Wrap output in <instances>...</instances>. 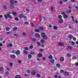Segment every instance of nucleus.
Returning a JSON list of instances; mask_svg holds the SVG:
<instances>
[{"instance_id":"nucleus-1","label":"nucleus","mask_w":78,"mask_h":78,"mask_svg":"<svg viewBox=\"0 0 78 78\" xmlns=\"http://www.w3.org/2000/svg\"><path fill=\"white\" fill-rule=\"evenodd\" d=\"M45 34L44 33H42L41 34V36L43 39L47 40L48 39L47 36H46Z\"/></svg>"},{"instance_id":"nucleus-2","label":"nucleus","mask_w":78,"mask_h":78,"mask_svg":"<svg viewBox=\"0 0 78 78\" xmlns=\"http://www.w3.org/2000/svg\"><path fill=\"white\" fill-rule=\"evenodd\" d=\"M4 16L5 17V19H8V17L9 19H12V17L11 16L10 14L9 13H7L6 14H5L4 15Z\"/></svg>"},{"instance_id":"nucleus-3","label":"nucleus","mask_w":78,"mask_h":78,"mask_svg":"<svg viewBox=\"0 0 78 78\" xmlns=\"http://www.w3.org/2000/svg\"><path fill=\"white\" fill-rule=\"evenodd\" d=\"M63 75H64V76H69V73L67 71H65L64 72V73H63Z\"/></svg>"},{"instance_id":"nucleus-4","label":"nucleus","mask_w":78,"mask_h":78,"mask_svg":"<svg viewBox=\"0 0 78 78\" xmlns=\"http://www.w3.org/2000/svg\"><path fill=\"white\" fill-rule=\"evenodd\" d=\"M35 36L37 38H40L41 35L37 33L35 34Z\"/></svg>"},{"instance_id":"nucleus-5","label":"nucleus","mask_w":78,"mask_h":78,"mask_svg":"<svg viewBox=\"0 0 78 78\" xmlns=\"http://www.w3.org/2000/svg\"><path fill=\"white\" fill-rule=\"evenodd\" d=\"M16 55H19L20 54V51L19 50H18L16 51V53H15Z\"/></svg>"},{"instance_id":"nucleus-6","label":"nucleus","mask_w":78,"mask_h":78,"mask_svg":"<svg viewBox=\"0 0 78 78\" xmlns=\"http://www.w3.org/2000/svg\"><path fill=\"white\" fill-rule=\"evenodd\" d=\"M58 22L59 23H62L64 22V20L62 19H60L58 20Z\"/></svg>"},{"instance_id":"nucleus-7","label":"nucleus","mask_w":78,"mask_h":78,"mask_svg":"<svg viewBox=\"0 0 78 78\" xmlns=\"http://www.w3.org/2000/svg\"><path fill=\"white\" fill-rule=\"evenodd\" d=\"M60 61L61 62H63L64 61V58L63 57H61L60 58Z\"/></svg>"},{"instance_id":"nucleus-8","label":"nucleus","mask_w":78,"mask_h":78,"mask_svg":"<svg viewBox=\"0 0 78 78\" xmlns=\"http://www.w3.org/2000/svg\"><path fill=\"white\" fill-rule=\"evenodd\" d=\"M58 45L61 46V47H64V44L61 42H59L58 43Z\"/></svg>"},{"instance_id":"nucleus-9","label":"nucleus","mask_w":78,"mask_h":78,"mask_svg":"<svg viewBox=\"0 0 78 78\" xmlns=\"http://www.w3.org/2000/svg\"><path fill=\"white\" fill-rule=\"evenodd\" d=\"M10 57L11 58H12V59H15L16 58V55H10Z\"/></svg>"},{"instance_id":"nucleus-10","label":"nucleus","mask_w":78,"mask_h":78,"mask_svg":"<svg viewBox=\"0 0 78 78\" xmlns=\"http://www.w3.org/2000/svg\"><path fill=\"white\" fill-rule=\"evenodd\" d=\"M65 12L67 14H68V13H70L72 12V10L70 9H69V10H66Z\"/></svg>"},{"instance_id":"nucleus-11","label":"nucleus","mask_w":78,"mask_h":78,"mask_svg":"<svg viewBox=\"0 0 78 78\" xmlns=\"http://www.w3.org/2000/svg\"><path fill=\"white\" fill-rule=\"evenodd\" d=\"M31 73L32 75H36V72H35V71L34 70H33L32 71H31Z\"/></svg>"},{"instance_id":"nucleus-12","label":"nucleus","mask_w":78,"mask_h":78,"mask_svg":"<svg viewBox=\"0 0 78 78\" xmlns=\"http://www.w3.org/2000/svg\"><path fill=\"white\" fill-rule=\"evenodd\" d=\"M15 78H21V76L20 75H16Z\"/></svg>"},{"instance_id":"nucleus-13","label":"nucleus","mask_w":78,"mask_h":78,"mask_svg":"<svg viewBox=\"0 0 78 78\" xmlns=\"http://www.w3.org/2000/svg\"><path fill=\"white\" fill-rule=\"evenodd\" d=\"M38 58H41L42 56V54L41 53H39L37 55Z\"/></svg>"},{"instance_id":"nucleus-14","label":"nucleus","mask_w":78,"mask_h":78,"mask_svg":"<svg viewBox=\"0 0 78 78\" xmlns=\"http://www.w3.org/2000/svg\"><path fill=\"white\" fill-rule=\"evenodd\" d=\"M40 42H41V44H44V43H45V40L43 39H42L40 40Z\"/></svg>"},{"instance_id":"nucleus-15","label":"nucleus","mask_w":78,"mask_h":78,"mask_svg":"<svg viewBox=\"0 0 78 78\" xmlns=\"http://www.w3.org/2000/svg\"><path fill=\"white\" fill-rule=\"evenodd\" d=\"M63 17L64 19H67V18L68 17V16L66 14H65L63 15Z\"/></svg>"},{"instance_id":"nucleus-16","label":"nucleus","mask_w":78,"mask_h":78,"mask_svg":"<svg viewBox=\"0 0 78 78\" xmlns=\"http://www.w3.org/2000/svg\"><path fill=\"white\" fill-rule=\"evenodd\" d=\"M12 14L14 15V16H16L17 15V13L15 12H12Z\"/></svg>"},{"instance_id":"nucleus-17","label":"nucleus","mask_w":78,"mask_h":78,"mask_svg":"<svg viewBox=\"0 0 78 78\" xmlns=\"http://www.w3.org/2000/svg\"><path fill=\"white\" fill-rule=\"evenodd\" d=\"M23 52L24 53H25L26 55H27V54L28 53V51H25V50H23Z\"/></svg>"},{"instance_id":"nucleus-18","label":"nucleus","mask_w":78,"mask_h":78,"mask_svg":"<svg viewBox=\"0 0 78 78\" xmlns=\"http://www.w3.org/2000/svg\"><path fill=\"white\" fill-rule=\"evenodd\" d=\"M35 31L37 33H39V32H40V30L38 29H36L35 30Z\"/></svg>"},{"instance_id":"nucleus-19","label":"nucleus","mask_w":78,"mask_h":78,"mask_svg":"<svg viewBox=\"0 0 78 78\" xmlns=\"http://www.w3.org/2000/svg\"><path fill=\"white\" fill-rule=\"evenodd\" d=\"M73 36L72 35H69V36H68V37L69 39H72L73 38Z\"/></svg>"},{"instance_id":"nucleus-20","label":"nucleus","mask_w":78,"mask_h":78,"mask_svg":"<svg viewBox=\"0 0 78 78\" xmlns=\"http://www.w3.org/2000/svg\"><path fill=\"white\" fill-rule=\"evenodd\" d=\"M38 29L39 30H41V31H42V30H44V28L43 27H40Z\"/></svg>"},{"instance_id":"nucleus-21","label":"nucleus","mask_w":78,"mask_h":78,"mask_svg":"<svg viewBox=\"0 0 78 78\" xmlns=\"http://www.w3.org/2000/svg\"><path fill=\"white\" fill-rule=\"evenodd\" d=\"M9 8L12 9H13V8H14V6L12 5H9Z\"/></svg>"},{"instance_id":"nucleus-22","label":"nucleus","mask_w":78,"mask_h":78,"mask_svg":"<svg viewBox=\"0 0 78 78\" xmlns=\"http://www.w3.org/2000/svg\"><path fill=\"white\" fill-rule=\"evenodd\" d=\"M17 27H15L13 29V31H15L16 30H17Z\"/></svg>"},{"instance_id":"nucleus-23","label":"nucleus","mask_w":78,"mask_h":78,"mask_svg":"<svg viewBox=\"0 0 78 78\" xmlns=\"http://www.w3.org/2000/svg\"><path fill=\"white\" fill-rule=\"evenodd\" d=\"M28 59H31V58L32 57V55L31 54H29L28 56Z\"/></svg>"},{"instance_id":"nucleus-24","label":"nucleus","mask_w":78,"mask_h":78,"mask_svg":"<svg viewBox=\"0 0 78 78\" xmlns=\"http://www.w3.org/2000/svg\"><path fill=\"white\" fill-rule=\"evenodd\" d=\"M50 62H51V63H52V64H53L54 63V62H55V60L51 59L50 60Z\"/></svg>"},{"instance_id":"nucleus-25","label":"nucleus","mask_w":78,"mask_h":78,"mask_svg":"<svg viewBox=\"0 0 78 78\" xmlns=\"http://www.w3.org/2000/svg\"><path fill=\"white\" fill-rule=\"evenodd\" d=\"M48 59H51L53 58V56L51 55H50L48 57Z\"/></svg>"},{"instance_id":"nucleus-26","label":"nucleus","mask_w":78,"mask_h":78,"mask_svg":"<svg viewBox=\"0 0 78 78\" xmlns=\"http://www.w3.org/2000/svg\"><path fill=\"white\" fill-rule=\"evenodd\" d=\"M16 50H12L11 52L12 53H13V54H16Z\"/></svg>"},{"instance_id":"nucleus-27","label":"nucleus","mask_w":78,"mask_h":78,"mask_svg":"<svg viewBox=\"0 0 78 78\" xmlns=\"http://www.w3.org/2000/svg\"><path fill=\"white\" fill-rule=\"evenodd\" d=\"M10 4H14V2L13 0H11L10 1Z\"/></svg>"},{"instance_id":"nucleus-28","label":"nucleus","mask_w":78,"mask_h":78,"mask_svg":"<svg viewBox=\"0 0 78 78\" xmlns=\"http://www.w3.org/2000/svg\"><path fill=\"white\" fill-rule=\"evenodd\" d=\"M53 28L54 30H57L58 29V27L56 26H54L53 27Z\"/></svg>"},{"instance_id":"nucleus-29","label":"nucleus","mask_w":78,"mask_h":78,"mask_svg":"<svg viewBox=\"0 0 78 78\" xmlns=\"http://www.w3.org/2000/svg\"><path fill=\"white\" fill-rule=\"evenodd\" d=\"M56 67H60L61 66V64L59 63H57L55 65Z\"/></svg>"},{"instance_id":"nucleus-30","label":"nucleus","mask_w":78,"mask_h":78,"mask_svg":"<svg viewBox=\"0 0 78 78\" xmlns=\"http://www.w3.org/2000/svg\"><path fill=\"white\" fill-rule=\"evenodd\" d=\"M36 76L38 78H40V77H41V75L39 74H37L36 75Z\"/></svg>"},{"instance_id":"nucleus-31","label":"nucleus","mask_w":78,"mask_h":78,"mask_svg":"<svg viewBox=\"0 0 78 78\" xmlns=\"http://www.w3.org/2000/svg\"><path fill=\"white\" fill-rule=\"evenodd\" d=\"M36 39L35 38H33L32 39V41L34 42L35 43L36 42Z\"/></svg>"},{"instance_id":"nucleus-32","label":"nucleus","mask_w":78,"mask_h":78,"mask_svg":"<svg viewBox=\"0 0 78 78\" xmlns=\"http://www.w3.org/2000/svg\"><path fill=\"white\" fill-rule=\"evenodd\" d=\"M4 70V68L3 67H0V71H3Z\"/></svg>"},{"instance_id":"nucleus-33","label":"nucleus","mask_w":78,"mask_h":78,"mask_svg":"<svg viewBox=\"0 0 78 78\" xmlns=\"http://www.w3.org/2000/svg\"><path fill=\"white\" fill-rule=\"evenodd\" d=\"M6 31H9V30H10V28L9 27H7L6 28Z\"/></svg>"},{"instance_id":"nucleus-34","label":"nucleus","mask_w":78,"mask_h":78,"mask_svg":"<svg viewBox=\"0 0 78 78\" xmlns=\"http://www.w3.org/2000/svg\"><path fill=\"white\" fill-rule=\"evenodd\" d=\"M33 48V45H31L29 47V48L30 49H32Z\"/></svg>"},{"instance_id":"nucleus-35","label":"nucleus","mask_w":78,"mask_h":78,"mask_svg":"<svg viewBox=\"0 0 78 78\" xmlns=\"http://www.w3.org/2000/svg\"><path fill=\"white\" fill-rule=\"evenodd\" d=\"M3 8L4 9H7V6L6 5H4L3 7Z\"/></svg>"},{"instance_id":"nucleus-36","label":"nucleus","mask_w":78,"mask_h":78,"mask_svg":"<svg viewBox=\"0 0 78 78\" xmlns=\"http://www.w3.org/2000/svg\"><path fill=\"white\" fill-rule=\"evenodd\" d=\"M37 45H38V46H41V43H40V42H37Z\"/></svg>"},{"instance_id":"nucleus-37","label":"nucleus","mask_w":78,"mask_h":78,"mask_svg":"<svg viewBox=\"0 0 78 78\" xmlns=\"http://www.w3.org/2000/svg\"><path fill=\"white\" fill-rule=\"evenodd\" d=\"M58 4H60V5H62V3H63V2H62V1H60L59 2H58Z\"/></svg>"},{"instance_id":"nucleus-38","label":"nucleus","mask_w":78,"mask_h":78,"mask_svg":"<svg viewBox=\"0 0 78 78\" xmlns=\"http://www.w3.org/2000/svg\"><path fill=\"white\" fill-rule=\"evenodd\" d=\"M58 18H59V19H61L62 18V16H61V15H59L58 16Z\"/></svg>"},{"instance_id":"nucleus-39","label":"nucleus","mask_w":78,"mask_h":78,"mask_svg":"<svg viewBox=\"0 0 78 78\" xmlns=\"http://www.w3.org/2000/svg\"><path fill=\"white\" fill-rule=\"evenodd\" d=\"M30 53L31 55H34L36 54V52L33 51H31L30 52Z\"/></svg>"},{"instance_id":"nucleus-40","label":"nucleus","mask_w":78,"mask_h":78,"mask_svg":"<svg viewBox=\"0 0 78 78\" xmlns=\"http://www.w3.org/2000/svg\"><path fill=\"white\" fill-rule=\"evenodd\" d=\"M15 19L16 20V21H19V18L17 17H15Z\"/></svg>"},{"instance_id":"nucleus-41","label":"nucleus","mask_w":78,"mask_h":78,"mask_svg":"<svg viewBox=\"0 0 78 78\" xmlns=\"http://www.w3.org/2000/svg\"><path fill=\"white\" fill-rule=\"evenodd\" d=\"M21 18H22L23 17V15L22 14H20L19 16Z\"/></svg>"},{"instance_id":"nucleus-42","label":"nucleus","mask_w":78,"mask_h":78,"mask_svg":"<svg viewBox=\"0 0 78 78\" xmlns=\"http://www.w3.org/2000/svg\"><path fill=\"white\" fill-rule=\"evenodd\" d=\"M71 56V54H67L66 55V56L68 57H70Z\"/></svg>"},{"instance_id":"nucleus-43","label":"nucleus","mask_w":78,"mask_h":78,"mask_svg":"<svg viewBox=\"0 0 78 78\" xmlns=\"http://www.w3.org/2000/svg\"><path fill=\"white\" fill-rule=\"evenodd\" d=\"M24 49H25V50H28V48L27 47H25L24 48Z\"/></svg>"},{"instance_id":"nucleus-44","label":"nucleus","mask_w":78,"mask_h":78,"mask_svg":"<svg viewBox=\"0 0 78 78\" xmlns=\"http://www.w3.org/2000/svg\"><path fill=\"white\" fill-rule=\"evenodd\" d=\"M22 34L23 36H26V35L27 34H26V33H25V32H23V33Z\"/></svg>"},{"instance_id":"nucleus-45","label":"nucleus","mask_w":78,"mask_h":78,"mask_svg":"<svg viewBox=\"0 0 78 78\" xmlns=\"http://www.w3.org/2000/svg\"><path fill=\"white\" fill-rule=\"evenodd\" d=\"M61 14L62 15H65L66 14V13L64 12H61Z\"/></svg>"},{"instance_id":"nucleus-46","label":"nucleus","mask_w":78,"mask_h":78,"mask_svg":"<svg viewBox=\"0 0 78 78\" xmlns=\"http://www.w3.org/2000/svg\"><path fill=\"white\" fill-rule=\"evenodd\" d=\"M18 62L19 64H21V63H22V61L20 60H18Z\"/></svg>"},{"instance_id":"nucleus-47","label":"nucleus","mask_w":78,"mask_h":78,"mask_svg":"<svg viewBox=\"0 0 78 78\" xmlns=\"http://www.w3.org/2000/svg\"><path fill=\"white\" fill-rule=\"evenodd\" d=\"M31 72V71L30 70H28L27 71V73H30V72Z\"/></svg>"},{"instance_id":"nucleus-48","label":"nucleus","mask_w":78,"mask_h":78,"mask_svg":"<svg viewBox=\"0 0 78 78\" xmlns=\"http://www.w3.org/2000/svg\"><path fill=\"white\" fill-rule=\"evenodd\" d=\"M72 58L73 59H76V57H73Z\"/></svg>"},{"instance_id":"nucleus-49","label":"nucleus","mask_w":78,"mask_h":78,"mask_svg":"<svg viewBox=\"0 0 78 78\" xmlns=\"http://www.w3.org/2000/svg\"><path fill=\"white\" fill-rule=\"evenodd\" d=\"M26 9V11H27V12H29L30 11V9Z\"/></svg>"},{"instance_id":"nucleus-50","label":"nucleus","mask_w":78,"mask_h":78,"mask_svg":"<svg viewBox=\"0 0 78 78\" xmlns=\"http://www.w3.org/2000/svg\"><path fill=\"white\" fill-rule=\"evenodd\" d=\"M76 66H78V62H76L75 63Z\"/></svg>"},{"instance_id":"nucleus-51","label":"nucleus","mask_w":78,"mask_h":78,"mask_svg":"<svg viewBox=\"0 0 78 78\" xmlns=\"http://www.w3.org/2000/svg\"><path fill=\"white\" fill-rule=\"evenodd\" d=\"M39 50L40 51H44V49L41 48L39 49Z\"/></svg>"},{"instance_id":"nucleus-52","label":"nucleus","mask_w":78,"mask_h":78,"mask_svg":"<svg viewBox=\"0 0 78 78\" xmlns=\"http://www.w3.org/2000/svg\"><path fill=\"white\" fill-rule=\"evenodd\" d=\"M14 36H18V34H13Z\"/></svg>"},{"instance_id":"nucleus-53","label":"nucleus","mask_w":78,"mask_h":78,"mask_svg":"<svg viewBox=\"0 0 78 78\" xmlns=\"http://www.w3.org/2000/svg\"><path fill=\"white\" fill-rule=\"evenodd\" d=\"M54 78H58V76L57 75H55L54 76Z\"/></svg>"},{"instance_id":"nucleus-54","label":"nucleus","mask_w":78,"mask_h":78,"mask_svg":"<svg viewBox=\"0 0 78 78\" xmlns=\"http://www.w3.org/2000/svg\"><path fill=\"white\" fill-rule=\"evenodd\" d=\"M68 48H69V49H72V48L71 46H69Z\"/></svg>"},{"instance_id":"nucleus-55","label":"nucleus","mask_w":78,"mask_h":78,"mask_svg":"<svg viewBox=\"0 0 78 78\" xmlns=\"http://www.w3.org/2000/svg\"><path fill=\"white\" fill-rule=\"evenodd\" d=\"M9 65L10 66H11L12 67V66H13V64L12 63H10L9 64Z\"/></svg>"},{"instance_id":"nucleus-56","label":"nucleus","mask_w":78,"mask_h":78,"mask_svg":"<svg viewBox=\"0 0 78 78\" xmlns=\"http://www.w3.org/2000/svg\"><path fill=\"white\" fill-rule=\"evenodd\" d=\"M73 41H76V37H73Z\"/></svg>"},{"instance_id":"nucleus-57","label":"nucleus","mask_w":78,"mask_h":78,"mask_svg":"<svg viewBox=\"0 0 78 78\" xmlns=\"http://www.w3.org/2000/svg\"><path fill=\"white\" fill-rule=\"evenodd\" d=\"M24 23H25V24H27V25H28L29 23L28 22H25Z\"/></svg>"},{"instance_id":"nucleus-58","label":"nucleus","mask_w":78,"mask_h":78,"mask_svg":"<svg viewBox=\"0 0 78 78\" xmlns=\"http://www.w3.org/2000/svg\"><path fill=\"white\" fill-rule=\"evenodd\" d=\"M71 44L72 45H74L75 44V42L73 41H71Z\"/></svg>"},{"instance_id":"nucleus-59","label":"nucleus","mask_w":78,"mask_h":78,"mask_svg":"<svg viewBox=\"0 0 78 78\" xmlns=\"http://www.w3.org/2000/svg\"><path fill=\"white\" fill-rule=\"evenodd\" d=\"M60 72H61V73H64V70H61L60 71Z\"/></svg>"},{"instance_id":"nucleus-60","label":"nucleus","mask_w":78,"mask_h":78,"mask_svg":"<svg viewBox=\"0 0 78 78\" xmlns=\"http://www.w3.org/2000/svg\"><path fill=\"white\" fill-rule=\"evenodd\" d=\"M43 61H45V60H46V58H45V57H44L43 58Z\"/></svg>"},{"instance_id":"nucleus-61","label":"nucleus","mask_w":78,"mask_h":78,"mask_svg":"<svg viewBox=\"0 0 78 78\" xmlns=\"http://www.w3.org/2000/svg\"><path fill=\"white\" fill-rule=\"evenodd\" d=\"M30 25L31 27H33V23H30Z\"/></svg>"},{"instance_id":"nucleus-62","label":"nucleus","mask_w":78,"mask_h":78,"mask_svg":"<svg viewBox=\"0 0 78 78\" xmlns=\"http://www.w3.org/2000/svg\"><path fill=\"white\" fill-rule=\"evenodd\" d=\"M3 45V44L1 43H0V47H2Z\"/></svg>"},{"instance_id":"nucleus-63","label":"nucleus","mask_w":78,"mask_h":78,"mask_svg":"<svg viewBox=\"0 0 78 78\" xmlns=\"http://www.w3.org/2000/svg\"><path fill=\"white\" fill-rule=\"evenodd\" d=\"M9 47H12V44H9Z\"/></svg>"},{"instance_id":"nucleus-64","label":"nucleus","mask_w":78,"mask_h":78,"mask_svg":"<svg viewBox=\"0 0 78 78\" xmlns=\"http://www.w3.org/2000/svg\"><path fill=\"white\" fill-rule=\"evenodd\" d=\"M75 23H78V21H77V20H76L75 21Z\"/></svg>"}]
</instances>
